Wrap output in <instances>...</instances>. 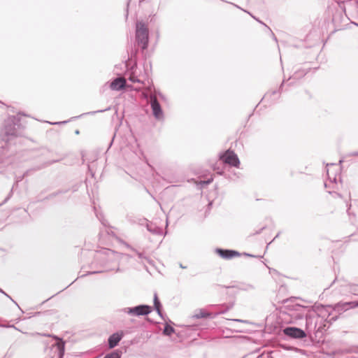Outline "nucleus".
Returning a JSON list of instances; mask_svg holds the SVG:
<instances>
[{
    "label": "nucleus",
    "mask_w": 358,
    "mask_h": 358,
    "mask_svg": "<svg viewBox=\"0 0 358 358\" xmlns=\"http://www.w3.org/2000/svg\"><path fill=\"white\" fill-rule=\"evenodd\" d=\"M282 332L284 335L291 338H303L306 336V332L296 327H287L283 329Z\"/></svg>",
    "instance_id": "6"
},
{
    "label": "nucleus",
    "mask_w": 358,
    "mask_h": 358,
    "mask_svg": "<svg viewBox=\"0 0 358 358\" xmlns=\"http://www.w3.org/2000/svg\"><path fill=\"white\" fill-rule=\"evenodd\" d=\"M180 267L182 268H186V266H184L182 264H180Z\"/></svg>",
    "instance_id": "38"
},
{
    "label": "nucleus",
    "mask_w": 358,
    "mask_h": 358,
    "mask_svg": "<svg viewBox=\"0 0 358 358\" xmlns=\"http://www.w3.org/2000/svg\"><path fill=\"white\" fill-rule=\"evenodd\" d=\"M213 179L208 180L206 183L209 184L212 182Z\"/></svg>",
    "instance_id": "39"
},
{
    "label": "nucleus",
    "mask_w": 358,
    "mask_h": 358,
    "mask_svg": "<svg viewBox=\"0 0 358 358\" xmlns=\"http://www.w3.org/2000/svg\"><path fill=\"white\" fill-rule=\"evenodd\" d=\"M279 235H280V233H278V234L275 236V238H273V241H274L276 238H278V237L279 236Z\"/></svg>",
    "instance_id": "41"
},
{
    "label": "nucleus",
    "mask_w": 358,
    "mask_h": 358,
    "mask_svg": "<svg viewBox=\"0 0 358 358\" xmlns=\"http://www.w3.org/2000/svg\"><path fill=\"white\" fill-rule=\"evenodd\" d=\"M357 2H358V0H357Z\"/></svg>",
    "instance_id": "59"
},
{
    "label": "nucleus",
    "mask_w": 358,
    "mask_h": 358,
    "mask_svg": "<svg viewBox=\"0 0 358 358\" xmlns=\"http://www.w3.org/2000/svg\"><path fill=\"white\" fill-rule=\"evenodd\" d=\"M236 8H241L238 6L234 4Z\"/></svg>",
    "instance_id": "53"
},
{
    "label": "nucleus",
    "mask_w": 358,
    "mask_h": 358,
    "mask_svg": "<svg viewBox=\"0 0 358 358\" xmlns=\"http://www.w3.org/2000/svg\"><path fill=\"white\" fill-rule=\"evenodd\" d=\"M36 335L45 336V337H52L56 341H58L57 343L54 344L52 346L57 347V358H63L65 352V342L60 338H59L57 336L52 335L49 334H41V333H36Z\"/></svg>",
    "instance_id": "7"
},
{
    "label": "nucleus",
    "mask_w": 358,
    "mask_h": 358,
    "mask_svg": "<svg viewBox=\"0 0 358 358\" xmlns=\"http://www.w3.org/2000/svg\"><path fill=\"white\" fill-rule=\"evenodd\" d=\"M273 39H274L276 42L278 41H277V38H276L274 35L273 36Z\"/></svg>",
    "instance_id": "48"
},
{
    "label": "nucleus",
    "mask_w": 358,
    "mask_h": 358,
    "mask_svg": "<svg viewBox=\"0 0 358 358\" xmlns=\"http://www.w3.org/2000/svg\"><path fill=\"white\" fill-rule=\"evenodd\" d=\"M215 252L220 257L225 259H230L241 255L238 251L229 249L217 248Z\"/></svg>",
    "instance_id": "9"
},
{
    "label": "nucleus",
    "mask_w": 358,
    "mask_h": 358,
    "mask_svg": "<svg viewBox=\"0 0 358 358\" xmlns=\"http://www.w3.org/2000/svg\"><path fill=\"white\" fill-rule=\"evenodd\" d=\"M0 292L3 294L5 296H6L8 298H9L13 302H15V301L8 294H6L2 289L0 288Z\"/></svg>",
    "instance_id": "22"
},
{
    "label": "nucleus",
    "mask_w": 358,
    "mask_h": 358,
    "mask_svg": "<svg viewBox=\"0 0 358 358\" xmlns=\"http://www.w3.org/2000/svg\"><path fill=\"white\" fill-rule=\"evenodd\" d=\"M343 159H340V160H339V164H342V163H343Z\"/></svg>",
    "instance_id": "49"
},
{
    "label": "nucleus",
    "mask_w": 358,
    "mask_h": 358,
    "mask_svg": "<svg viewBox=\"0 0 358 358\" xmlns=\"http://www.w3.org/2000/svg\"><path fill=\"white\" fill-rule=\"evenodd\" d=\"M268 29H269V31L271 32V34H272V35L273 36L274 34H273V31L271 29H270V27H268Z\"/></svg>",
    "instance_id": "42"
},
{
    "label": "nucleus",
    "mask_w": 358,
    "mask_h": 358,
    "mask_svg": "<svg viewBox=\"0 0 358 358\" xmlns=\"http://www.w3.org/2000/svg\"><path fill=\"white\" fill-rule=\"evenodd\" d=\"M347 156H352V157L358 156V151L350 152L347 155Z\"/></svg>",
    "instance_id": "23"
},
{
    "label": "nucleus",
    "mask_w": 358,
    "mask_h": 358,
    "mask_svg": "<svg viewBox=\"0 0 358 358\" xmlns=\"http://www.w3.org/2000/svg\"><path fill=\"white\" fill-rule=\"evenodd\" d=\"M259 22H260L262 24H264V22H261V20H259Z\"/></svg>",
    "instance_id": "56"
},
{
    "label": "nucleus",
    "mask_w": 358,
    "mask_h": 358,
    "mask_svg": "<svg viewBox=\"0 0 358 358\" xmlns=\"http://www.w3.org/2000/svg\"><path fill=\"white\" fill-rule=\"evenodd\" d=\"M108 252L116 255V258H119L120 257H126L127 258H131V257L129 255L120 254V253L115 252L114 251H112V250H108Z\"/></svg>",
    "instance_id": "20"
},
{
    "label": "nucleus",
    "mask_w": 358,
    "mask_h": 358,
    "mask_svg": "<svg viewBox=\"0 0 358 358\" xmlns=\"http://www.w3.org/2000/svg\"><path fill=\"white\" fill-rule=\"evenodd\" d=\"M268 29H269V31L271 32V34H272V35L273 36L274 34H273V31L271 29H270V27H268Z\"/></svg>",
    "instance_id": "44"
},
{
    "label": "nucleus",
    "mask_w": 358,
    "mask_h": 358,
    "mask_svg": "<svg viewBox=\"0 0 358 358\" xmlns=\"http://www.w3.org/2000/svg\"><path fill=\"white\" fill-rule=\"evenodd\" d=\"M19 308H20V310H21V313H23V310H22V308H20L19 305L17 303L16 301L13 302Z\"/></svg>",
    "instance_id": "33"
},
{
    "label": "nucleus",
    "mask_w": 358,
    "mask_h": 358,
    "mask_svg": "<svg viewBox=\"0 0 358 358\" xmlns=\"http://www.w3.org/2000/svg\"><path fill=\"white\" fill-rule=\"evenodd\" d=\"M8 324H0V327H4V328H8Z\"/></svg>",
    "instance_id": "35"
},
{
    "label": "nucleus",
    "mask_w": 358,
    "mask_h": 358,
    "mask_svg": "<svg viewBox=\"0 0 358 358\" xmlns=\"http://www.w3.org/2000/svg\"><path fill=\"white\" fill-rule=\"evenodd\" d=\"M28 173H29V171H27L24 174V176H27V175H28Z\"/></svg>",
    "instance_id": "50"
},
{
    "label": "nucleus",
    "mask_w": 358,
    "mask_h": 358,
    "mask_svg": "<svg viewBox=\"0 0 358 358\" xmlns=\"http://www.w3.org/2000/svg\"><path fill=\"white\" fill-rule=\"evenodd\" d=\"M173 333H175V329L166 323L163 330V334L170 336Z\"/></svg>",
    "instance_id": "16"
},
{
    "label": "nucleus",
    "mask_w": 358,
    "mask_h": 358,
    "mask_svg": "<svg viewBox=\"0 0 358 358\" xmlns=\"http://www.w3.org/2000/svg\"><path fill=\"white\" fill-rule=\"evenodd\" d=\"M109 109H110V108L104 109V110H97V111H95V112H92V113H102V112L106 111V110H108Z\"/></svg>",
    "instance_id": "26"
},
{
    "label": "nucleus",
    "mask_w": 358,
    "mask_h": 358,
    "mask_svg": "<svg viewBox=\"0 0 358 358\" xmlns=\"http://www.w3.org/2000/svg\"><path fill=\"white\" fill-rule=\"evenodd\" d=\"M193 318L200 319V318H206V317H210L213 318L214 316L213 315V313L206 312L203 309L199 310V313H196L193 316Z\"/></svg>",
    "instance_id": "15"
},
{
    "label": "nucleus",
    "mask_w": 358,
    "mask_h": 358,
    "mask_svg": "<svg viewBox=\"0 0 358 358\" xmlns=\"http://www.w3.org/2000/svg\"><path fill=\"white\" fill-rule=\"evenodd\" d=\"M103 224L106 225L105 222L103 221L101 222Z\"/></svg>",
    "instance_id": "58"
},
{
    "label": "nucleus",
    "mask_w": 358,
    "mask_h": 358,
    "mask_svg": "<svg viewBox=\"0 0 358 358\" xmlns=\"http://www.w3.org/2000/svg\"><path fill=\"white\" fill-rule=\"evenodd\" d=\"M101 271H93V272H90L88 273V274H94V273H101Z\"/></svg>",
    "instance_id": "36"
},
{
    "label": "nucleus",
    "mask_w": 358,
    "mask_h": 358,
    "mask_svg": "<svg viewBox=\"0 0 358 358\" xmlns=\"http://www.w3.org/2000/svg\"><path fill=\"white\" fill-rule=\"evenodd\" d=\"M136 41L142 50L148 48L149 43V30L142 22H137L136 24Z\"/></svg>",
    "instance_id": "2"
},
{
    "label": "nucleus",
    "mask_w": 358,
    "mask_h": 358,
    "mask_svg": "<svg viewBox=\"0 0 358 358\" xmlns=\"http://www.w3.org/2000/svg\"><path fill=\"white\" fill-rule=\"evenodd\" d=\"M284 82H285V80H283V82H282V85H280V88H282V85H283Z\"/></svg>",
    "instance_id": "52"
},
{
    "label": "nucleus",
    "mask_w": 358,
    "mask_h": 358,
    "mask_svg": "<svg viewBox=\"0 0 358 358\" xmlns=\"http://www.w3.org/2000/svg\"><path fill=\"white\" fill-rule=\"evenodd\" d=\"M265 228H266V227H262L259 231H256V232L255 233V234H260V233H261V232H262V231Z\"/></svg>",
    "instance_id": "27"
},
{
    "label": "nucleus",
    "mask_w": 358,
    "mask_h": 358,
    "mask_svg": "<svg viewBox=\"0 0 358 358\" xmlns=\"http://www.w3.org/2000/svg\"><path fill=\"white\" fill-rule=\"evenodd\" d=\"M259 22H260L262 24H264V22H261V20H259Z\"/></svg>",
    "instance_id": "55"
},
{
    "label": "nucleus",
    "mask_w": 358,
    "mask_h": 358,
    "mask_svg": "<svg viewBox=\"0 0 358 358\" xmlns=\"http://www.w3.org/2000/svg\"><path fill=\"white\" fill-rule=\"evenodd\" d=\"M220 159L226 164L231 166L238 167L240 160L237 155L231 150H227L220 155Z\"/></svg>",
    "instance_id": "4"
},
{
    "label": "nucleus",
    "mask_w": 358,
    "mask_h": 358,
    "mask_svg": "<svg viewBox=\"0 0 358 358\" xmlns=\"http://www.w3.org/2000/svg\"><path fill=\"white\" fill-rule=\"evenodd\" d=\"M268 29H269V31L271 32V34H272V35L273 36L274 34H273V31L271 29H270V27H268Z\"/></svg>",
    "instance_id": "45"
},
{
    "label": "nucleus",
    "mask_w": 358,
    "mask_h": 358,
    "mask_svg": "<svg viewBox=\"0 0 358 358\" xmlns=\"http://www.w3.org/2000/svg\"><path fill=\"white\" fill-rule=\"evenodd\" d=\"M124 244L125 245V246L127 248H129L132 251H136V249L134 248L133 247H131L129 244L127 243H124Z\"/></svg>",
    "instance_id": "25"
},
{
    "label": "nucleus",
    "mask_w": 358,
    "mask_h": 358,
    "mask_svg": "<svg viewBox=\"0 0 358 358\" xmlns=\"http://www.w3.org/2000/svg\"><path fill=\"white\" fill-rule=\"evenodd\" d=\"M143 222H145L148 231L153 234H162V230L161 228L158 227L152 223H148V220L146 219H143Z\"/></svg>",
    "instance_id": "13"
},
{
    "label": "nucleus",
    "mask_w": 358,
    "mask_h": 358,
    "mask_svg": "<svg viewBox=\"0 0 358 358\" xmlns=\"http://www.w3.org/2000/svg\"><path fill=\"white\" fill-rule=\"evenodd\" d=\"M67 192V190H59V191H57V192H55L54 193H52L51 194H50L48 196H47V199H52L57 195H59V194H64V193H66Z\"/></svg>",
    "instance_id": "19"
},
{
    "label": "nucleus",
    "mask_w": 358,
    "mask_h": 358,
    "mask_svg": "<svg viewBox=\"0 0 358 358\" xmlns=\"http://www.w3.org/2000/svg\"><path fill=\"white\" fill-rule=\"evenodd\" d=\"M9 199V196H8L7 198H6L4 199V201L0 204V206L3 205V203H5L6 202H7V201Z\"/></svg>",
    "instance_id": "30"
},
{
    "label": "nucleus",
    "mask_w": 358,
    "mask_h": 358,
    "mask_svg": "<svg viewBox=\"0 0 358 358\" xmlns=\"http://www.w3.org/2000/svg\"><path fill=\"white\" fill-rule=\"evenodd\" d=\"M259 22H260L262 24H264V22H261V20H259Z\"/></svg>",
    "instance_id": "54"
},
{
    "label": "nucleus",
    "mask_w": 358,
    "mask_h": 358,
    "mask_svg": "<svg viewBox=\"0 0 358 358\" xmlns=\"http://www.w3.org/2000/svg\"><path fill=\"white\" fill-rule=\"evenodd\" d=\"M126 80L122 77L115 78L110 85V87L113 90L120 91L126 87Z\"/></svg>",
    "instance_id": "11"
},
{
    "label": "nucleus",
    "mask_w": 358,
    "mask_h": 358,
    "mask_svg": "<svg viewBox=\"0 0 358 358\" xmlns=\"http://www.w3.org/2000/svg\"><path fill=\"white\" fill-rule=\"evenodd\" d=\"M129 80L134 83L138 82L139 80L135 78H130Z\"/></svg>",
    "instance_id": "31"
},
{
    "label": "nucleus",
    "mask_w": 358,
    "mask_h": 358,
    "mask_svg": "<svg viewBox=\"0 0 358 358\" xmlns=\"http://www.w3.org/2000/svg\"><path fill=\"white\" fill-rule=\"evenodd\" d=\"M153 302L155 310L157 311V314L164 320V318L162 312V306L157 293H155L154 294Z\"/></svg>",
    "instance_id": "14"
},
{
    "label": "nucleus",
    "mask_w": 358,
    "mask_h": 358,
    "mask_svg": "<svg viewBox=\"0 0 358 358\" xmlns=\"http://www.w3.org/2000/svg\"><path fill=\"white\" fill-rule=\"evenodd\" d=\"M67 122L66 121H64V122H55V123H51L52 124H64V123H66Z\"/></svg>",
    "instance_id": "32"
},
{
    "label": "nucleus",
    "mask_w": 358,
    "mask_h": 358,
    "mask_svg": "<svg viewBox=\"0 0 358 358\" xmlns=\"http://www.w3.org/2000/svg\"><path fill=\"white\" fill-rule=\"evenodd\" d=\"M119 271H121L120 268L119 267L117 268L116 269V272H119Z\"/></svg>",
    "instance_id": "47"
},
{
    "label": "nucleus",
    "mask_w": 358,
    "mask_h": 358,
    "mask_svg": "<svg viewBox=\"0 0 358 358\" xmlns=\"http://www.w3.org/2000/svg\"><path fill=\"white\" fill-rule=\"evenodd\" d=\"M21 126L20 119L17 116H10L6 121L4 127L0 131V157L6 162V164L10 162L6 159L8 158L7 151L10 141L17 136L18 129Z\"/></svg>",
    "instance_id": "1"
},
{
    "label": "nucleus",
    "mask_w": 358,
    "mask_h": 358,
    "mask_svg": "<svg viewBox=\"0 0 358 358\" xmlns=\"http://www.w3.org/2000/svg\"><path fill=\"white\" fill-rule=\"evenodd\" d=\"M122 352L119 350H115L111 353L106 355L103 358H120Z\"/></svg>",
    "instance_id": "17"
},
{
    "label": "nucleus",
    "mask_w": 358,
    "mask_h": 358,
    "mask_svg": "<svg viewBox=\"0 0 358 358\" xmlns=\"http://www.w3.org/2000/svg\"><path fill=\"white\" fill-rule=\"evenodd\" d=\"M276 92H277L276 91H273V92H271V95H273V94H276Z\"/></svg>",
    "instance_id": "46"
},
{
    "label": "nucleus",
    "mask_w": 358,
    "mask_h": 358,
    "mask_svg": "<svg viewBox=\"0 0 358 358\" xmlns=\"http://www.w3.org/2000/svg\"><path fill=\"white\" fill-rule=\"evenodd\" d=\"M347 206H348V204H347ZM350 206H351V205L350 204L348 208L347 209V211L348 212L349 214H350L349 210H350Z\"/></svg>",
    "instance_id": "40"
},
{
    "label": "nucleus",
    "mask_w": 358,
    "mask_h": 358,
    "mask_svg": "<svg viewBox=\"0 0 358 358\" xmlns=\"http://www.w3.org/2000/svg\"><path fill=\"white\" fill-rule=\"evenodd\" d=\"M358 300L348 302H339L334 306V310L338 313H343L348 310L357 308Z\"/></svg>",
    "instance_id": "8"
},
{
    "label": "nucleus",
    "mask_w": 358,
    "mask_h": 358,
    "mask_svg": "<svg viewBox=\"0 0 358 358\" xmlns=\"http://www.w3.org/2000/svg\"><path fill=\"white\" fill-rule=\"evenodd\" d=\"M234 306V303H223L220 305H213L212 307L216 309V312L213 314V315L215 317V315H220V314H224L227 313L229 310L231 309Z\"/></svg>",
    "instance_id": "12"
},
{
    "label": "nucleus",
    "mask_w": 358,
    "mask_h": 358,
    "mask_svg": "<svg viewBox=\"0 0 358 358\" xmlns=\"http://www.w3.org/2000/svg\"><path fill=\"white\" fill-rule=\"evenodd\" d=\"M306 73H307V71H305V70H301V71H296V72L294 73V74L292 76H291L289 78V80L291 79V78L297 79L299 78L304 76Z\"/></svg>",
    "instance_id": "18"
},
{
    "label": "nucleus",
    "mask_w": 358,
    "mask_h": 358,
    "mask_svg": "<svg viewBox=\"0 0 358 358\" xmlns=\"http://www.w3.org/2000/svg\"><path fill=\"white\" fill-rule=\"evenodd\" d=\"M244 255H245V256H249V257H254L253 255H250V254H248V253H244Z\"/></svg>",
    "instance_id": "37"
},
{
    "label": "nucleus",
    "mask_w": 358,
    "mask_h": 358,
    "mask_svg": "<svg viewBox=\"0 0 358 358\" xmlns=\"http://www.w3.org/2000/svg\"><path fill=\"white\" fill-rule=\"evenodd\" d=\"M311 319V315L310 313H307L306 315V324H308L309 322V320Z\"/></svg>",
    "instance_id": "24"
},
{
    "label": "nucleus",
    "mask_w": 358,
    "mask_h": 358,
    "mask_svg": "<svg viewBox=\"0 0 358 358\" xmlns=\"http://www.w3.org/2000/svg\"><path fill=\"white\" fill-rule=\"evenodd\" d=\"M152 310L150 306L141 304L134 307L124 308L120 310L121 312L133 316L148 315Z\"/></svg>",
    "instance_id": "3"
},
{
    "label": "nucleus",
    "mask_w": 358,
    "mask_h": 358,
    "mask_svg": "<svg viewBox=\"0 0 358 358\" xmlns=\"http://www.w3.org/2000/svg\"><path fill=\"white\" fill-rule=\"evenodd\" d=\"M19 308H20V310H21V313H23V310H22V308H20L19 305L17 303L16 301L13 302Z\"/></svg>",
    "instance_id": "34"
},
{
    "label": "nucleus",
    "mask_w": 358,
    "mask_h": 358,
    "mask_svg": "<svg viewBox=\"0 0 358 358\" xmlns=\"http://www.w3.org/2000/svg\"><path fill=\"white\" fill-rule=\"evenodd\" d=\"M233 320L235 321V322H245L244 320H240V319H234Z\"/></svg>",
    "instance_id": "29"
},
{
    "label": "nucleus",
    "mask_w": 358,
    "mask_h": 358,
    "mask_svg": "<svg viewBox=\"0 0 358 358\" xmlns=\"http://www.w3.org/2000/svg\"><path fill=\"white\" fill-rule=\"evenodd\" d=\"M75 133H76V134H79V131H78V130H76V131H75Z\"/></svg>",
    "instance_id": "51"
},
{
    "label": "nucleus",
    "mask_w": 358,
    "mask_h": 358,
    "mask_svg": "<svg viewBox=\"0 0 358 358\" xmlns=\"http://www.w3.org/2000/svg\"><path fill=\"white\" fill-rule=\"evenodd\" d=\"M134 252L136 253V255H138L139 259H147V257L143 255V253L137 251L136 250Z\"/></svg>",
    "instance_id": "21"
},
{
    "label": "nucleus",
    "mask_w": 358,
    "mask_h": 358,
    "mask_svg": "<svg viewBox=\"0 0 358 358\" xmlns=\"http://www.w3.org/2000/svg\"><path fill=\"white\" fill-rule=\"evenodd\" d=\"M8 327H9V328H13V329H16V330L20 331V330H19V329H17V328L14 324H8Z\"/></svg>",
    "instance_id": "28"
},
{
    "label": "nucleus",
    "mask_w": 358,
    "mask_h": 358,
    "mask_svg": "<svg viewBox=\"0 0 358 358\" xmlns=\"http://www.w3.org/2000/svg\"><path fill=\"white\" fill-rule=\"evenodd\" d=\"M150 100L153 116L158 120H162L164 118V112L156 96L155 95H151L150 96Z\"/></svg>",
    "instance_id": "5"
},
{
    "label": "nucleus",
    "mask_w": 358,
    "mask_h": 358,
    "mask_svg": "<svg viewBox=\"0 0 358 358\" xmlns=\"http://www.w3.org/2000/svg\"><path fill=\"white\" fill-rule=\"evenodd\" d=\"M268 29H269V31L271 32V34H272V35L273 36L274 34H273V31L271 29H270V27H268Z\"/></svg>",
    "instance_id": "43"
},
{
    "label": "nucleus",
    "mask_w": 358,
    "mask_h": 358,
    "mask_svg": "<svg viewBox=\"0 0 358 358\" xmlns=\"http://www.w3.org/2000/svg\"><path fill=\"white\" fill-rule=\"evenodd\" d=\"M124 334L123 331H117L111 334L108 339V348L113 349L115 348L124 337Z\"/></svg>",
    "instance_id": "10"
},
{
    "label": "nucleus",
    "mask_w": 358,
    "mask_h": 358,
    "mask_svg": "<svg viewBox=\"0 0 358 358\" xmlns=\"http://www.w3.org/2000/svg\"><path fill=\"white\" fill-rule=\"evenodd\" d=\"M248 13L252 17V18H255V16H252L250 13Z\"/></svg>",
    "instance_id": "57"
}]
</instances>
